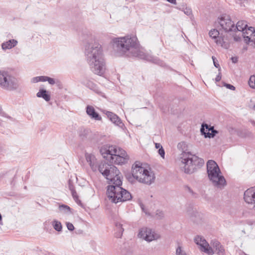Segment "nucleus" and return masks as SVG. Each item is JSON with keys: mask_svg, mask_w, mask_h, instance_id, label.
I'll use <instances>...</instances> for the list:
<instances>
[{"mask_svg": "<svg viewBox=\"0 0 255 255\" xmlns=\"http://www.w3.org/2000/svg\"><path fill=\"white\" fill-rule=\"evenodd\" d=\"M232 62L234 63H236L238 61V58L237 57H233L231 58Z\"/></svg>", "mask_w": 255, "mask_h": 255, "instance_id": "47", "label": "nucleus"}, {"mask_svg": "<svg viewBox=\"0 0 255 255\" xmlns=\"http://www.w3.org/2000/svg\"><path fill=\"white\" fill-rule=\"evenodd\" d=\"M47 81L51 85H54L55 83L54 79L49 77H47Z\"/></svg>", "mask_w": 255, "mask_h": 255, "instance_id": "39", "label": "nucleus"}, {"mask_svg": "<svg viewBox=\"0 0 255 255\" xmlns=\"http://www.w3.org/2000/svg\"><path fill=\"white\" fill-rule=\"evenodd\" d=\"M140 207L142 211H144L145 213H146V212L144 211V206L143 205H141Z\"/></svg>", "mask_w": 255, "mask_h": 255, "instance_id": "50", "label": "nucleus"}, {"mask_svg": "<svg viewBox=\"0 0 255 255\" xmlns=\"http://www.w3.org/2000/svg\"><path fill=\"white\" fill-rule=\"evenodd\" d=\"M176 255H186V254L183 250L182 248L178 246L176 250Z\"/></svg>", "mask_w": 255, "mask_h": 255, "instance_id": "33", "label": "nucleus"}, {"mask_svg": "<svg viewBox=\"0 0 255 255\" xmlns=\"http://www.w3.org/2000/svg\"><path fill=\"white\" fill-rule=\"evenodd\" d=\"M167 1L170 3L176 4V0H167Z\"/></svg>", "mask_w": 255, "mask_h": 255, "instance_id": "48", "label": "nucleus"}, {"mask_svg": "<svg viewBox=\"0 0 255 255\" xmlns=\"http://www.w3.org/2000/svg\"><path fill=\"white\" fill-rule=\"evenodd\" d=\"M221 79V74L220 72H219V74L216 76L215 78V81L216 82H219Z\"/></svg>", "mask_w": 255, "mask_h": 255, "instance_id": "45", "label": "nucleus"}, {"mask_svg": "<svg viewBox=\"0 0 255 255\" xmlns=\"http://www.w3.org/2000/svg\"><path fill=\"white\" fill-rule=\"evenodd\" d=\"M205 128H206V131L207 132H208V130H209V128H210V126L208 125L207 124H203L202 125V127L201 128V129H200V131H201V132L202 133V134H204V133H207V132H205Z\"/></svg>", "mask_w": 255, "mask_h": 255, "instance_id": "34", "label": "nucleus"}, {"mask_svg": "<svg viewBox=\"0 0 255 255\" xmlns=\"http://www.w3.org/2000/svg\"><path fill=\"white\" fill-rule=\"evenodd\" d=\"M158 152L161 157L164 158L165 151L163 147L160 148V149H158Z\"/></svg>", "mask_w": 255, "mask_h": 255, "instance_id": "36", "label": "nucleus"}, {"mask_svg": "<svg viewBox=\"0 0 255 255\" xmlns=\"http://www.w3.org/2000/svg\"><path fill=\"white\" fill-rule=\"evenodd\" d=\"M115 228V230L117 231L115 233V237L117 238H121L124 232V229L122 228V225L119 222H116Z\"/></svg>", "mask_w": 255, "mask_h": 255, "instance_id": "22", "label": "nucleus"}, {"mask_svg": "<svg viewBox=\"0 0 255 255\" xmlns=\"http://www.w3.org/2000/svg\"><path fill=\"white\" fill-rule=\"evenodd\" d=\"M85 157L87 162L89 163L93 171H96L97 168V165L96 164L97 161L95 156L92 154L86 153L85 154Z\"/></svg>", "mask_w": 255, "mask_h": 255, "instance_id": "15", "label": "nucleus"}, {"mask_svg": "<svg viewBox=\"0 0 255 255\" xmlns=\"http://www.w3.org/2000/svg\"><path fill=\"white\" fill-rule=\"evenodd\" d=\"M234 39H235V40L238 41L239 40V39H240V38H239H239H237V37H235Z\"/></svg>", "mask_w": 255, "mask_h": 255, "instance_id": "51", "label": "nucleus"}, {"mask_svg": "<svg viewBox=\"0 0 255 255\" xmlns=\"http://www.w3.org/2000/svg\"><path fill=\"white\" fill-rule=\"evenodd\" d=\"M67 227L69 231H72L74 229L73 225L71 223H67Z\"/></svg>", "mask_w": 255, "mask_h": 255, "instance_id": "38", "label": "nucleus"}, {"mask_svg": "<svg viewBox=\"0 0 255 255\" xmlns=\"http://www.w3.org/2000/svg\"><path fill=\"white\" fill-rule=\"evenodd\" d=\"M203 214L196 211H193L190 216L191 220L196 224H200L203 219Z\"/></svg>", "mask_w": 255, "mask_h": 255, "instance_id": "19", "label": "nucleus"}, {"mask_svg": "<svg viewBox=\"0 0 255 255\" xmlns=\"http://www.w3.org/2000/svg\"><path fill=\"white\" fill-rule=\"evenodd\" d=\"M211 244L213 247L215 249L216 252H217L218 254L222 255L224 254V249L220 242L217 241H212Z\"/></svg>", "mask_w": 255, "mask_h": 255, "instance_id": "21", "label": "nucleus"}, {"mask_svg": "<svg viewBox=\"0 0 255 255\" xmlns=\"http://www.w3.org/2000/svg\"><path fill=\"white\" fill-rule=\"evenodd\" d=\"M90 133V130L86 128H81L78 130L79 136L82 139L86 138Z\"/></svg>", "mask_w": 255, "mask_h": 255, "instance_id": "24", "label": "nucleus"}, {"mask_svg": "<svg viewBox=\"0 0 255 255\" xmlns=\"http://www.w3.org/2000/svg\"><path fill=\"white\" fill-rule=\"evenodd\" d=\"M98 170L109 181V183L113 184L108 186L107 188V195L110 200L117 203L131 199L130 193L121 187L122 184L121 175L116 166L105 162H102L99 165Z\"/></svg>", "mask_w": 255, "mask_h": 255, "instance_id": "1", "label": "nucleus"}, {"mask_svg": "<svg viewBox=\"0 0 255 255\" xmlns=\"http://www.w3.org/2000/svg\"><path fill=\"white\" fill-rule=\"evenodd\" d=\"M218 22L221 27L226 31H234V23L232 21L230 16L226 14H222L218 18Z\"/></svg>", "mask_w": 255, "mask_h": 255, "instance_id": "9", "label": "nucleus"}, {"mask_svg": "<svg viewBox=\"0 0 255 255\" xmlns=\"http://www.w3.org/2000/svg\"><path fill=\"white\" fill-rule=\"evenodd\" d=\"M106 114L110 120L115 125L121 126L122 124L121 119L116 114L109 111H107Z\"/></svg>", "mask_w": 255, "mask_h": 255, "instance_id": "18", "label": "nucleus"}, {"mask_svg": "<svg viewBox=\"0 0 255 255\" xmlns=\"http://www.w3.org/2000/svg\"><path fill=\"white\" fill-rule=\"evenodd\" d=\"M218 132L217 130L214 129H213L212 131H211V132L210 133V132H207V133H204V136L205 137L207 138V137H209V138H212V137H214V136L215 135V134L216 133H217Z\"/></svg>", "mask_w": 255, "mask_h": 255, "instance_id": "29", "label": "nucleus"}, {"mask_svg": "<svg viewBox=\"0 0 255 255\" xmlns=\"http://www.w3.org/2000/svg\"><path fill=\"white\" fill-rule=\"evenodd\" d=\"M252 109L255 111V105H254V106L253 107Z\"/></svg>", "mask_w": 255, "mask_h": 255, "instance_id": "52", "label": "nucleus"}, {"mask_svg": "<svg viewBox=\"0 0 255 255\" xmlns=\"http://www.w3.org/2000/svg\"><path fill=\"white\" fill-rule=\"evenodd\" d=\"M59 210L61 211H63L64 213H69L70 212V208L65 205H62L59 206Z\"/></svg>", "mask_w": 255, "mask_h": 255, "instance_id": "31", "label": "nucleus"}, {"mask_svg": "<svg viewBox=\"0 0 255 255\" xmlns=\"http://www.w3.org/2000/svg\"><path fill=\"white\" fill-rule=\"evenodd\" d=\"M148 230L149 229L147 228H142L140 229L137 235L138 237L142 239L148 233Z\"/></svg>", "mask_w": 255, "mask_h": 255, "instance_id": "26", "label": "nucleus"}, {"mask_svg": "<svg viewBox=\"0 0 255 255\" xmlns=\"http://www.w3.org/2000/svg\"><path fill=\"white\" fill-rule=\"evenodd\" d=\"M209 34L211 37L215 40V42L217 44L220 45L226 49L229 48V43L225 41L224 38L222 36H219V32L218 30L215 29L211 30L210 31Z\"/></svg>", "mask_w": 255, "mask_h": 255, "instance_id": "12", "label": "nucleus"}, {"mask_svg": "<svg viewBox=\"0 0 255 255\" xmlns=\"http://www.w3.org/2000/svg\"><path fill=\"white\" fill-rule=\"evenodd\" d=\"M178 149L182 152L181 154V162L184 165V172L188 174L193 173L197 167L202 166L204 161L203 159L199 158L194 154H192L189 152H187V145L184 141L178 143Z\"/></svg>", "mask_w": 255, "mask_h": 255, "instance_id": "4", "label": "nucleus"}, {"mask_svg": "<svg viewBox=\"0 0 255 255\" xmlns=\"http://www.w3.org/2000/svg\"><path fill=\"white\" fill-rule=\"evenodd\" d=\"M71 192L72 197H73V199H74V200L75 201V202L77 204H80L81 201L79 199L77 193L76 191H75V190L74 189V190L71 191Z\"/></svg>", "mask_w": 255, "mask_h": 255, "instance_id": "30", "label": "nucleus"}, {"mask_svg": "<svg viewBox=\"0 0 255 255\" xmlns=\"http://www.w3.org/2000/svg\"><path fill=\"white\" fill-rule=\"evenodd\" d=\"M185 189L188 192H189L192 196H195L196 194L193 192V191L190 187H189L188 186H186Z\"/></svg>", "mask_w": 255, "mask_h": 255, "instance_id": "37", "label": "nucleus"}, {"mask_svg": "<svg viewBox=\"0 0 255 255\" xmlns=\"http://www.w3.org/2000/svg\"><path fill=\"white\" fill-rule=\"evenodd\" d=\"M54 229L57 231L60 232L62 230V225L60 222L54 221L53 223Z\"/></svg>", "mask_w": 255, "mask_h": 255, "instance_id": "27", "label": "nucleus"}, {"mask_svg": "<svg viewBox=\"0 0 255 255\" xmlns=\"http://www.w3.org/2000/svg\"><path fill=\"white\" fill-rule=\"evenodd\" d=\"M148 231V233L142 239L148 242H150L152 241L156 240L160 238V236L158 234H156L150 229H149Z\"/></svg>", "mask_w": 255, "mask_h": 255, "instance_id": "17", "label": "nucleus"}, {"mask_svg": "<svg viewBox=\"0 0 255 255\" xmlns=\"http://www.w3.org/2000/svg\"><path fill=\"white\" fill-rule=\"evenodd\" d=\"M184 12V13L188 16H192V10L191 8L189 7H183L182 9L179 8Z\"/></svg>", "mask_w": 255, "mask_h": 255, "instance_id": "28", "label": "nucleus"}, {"mask_svg": "<svg viewBox=\"0 0 255 255\" xmlns=\"http://www.w3.org/2000/svg\"><path fill=\"white\" fill-rule=\"evenodd\" d=\"M195 243L200 246V250L208 255L214 254L213 248L210 246L207 241L201 236H197L194 238Z\"/></svg>", "mask_w": 255, "mask_h": 255, "instance_id": "11", "label": "nucleus"}, {"mask_svg": "<svg viewBox=\"0 0 255 255\" xmlns=\"http://www.w3.org/2000/svg\"><path fill=\"white\" fill-rule=\"evenodd\" d=\"M212 59L214 62V65L216 68H220L219 64L217 62V61H215V58L213 56H212Z\"/></svg>", "mask_w": 255, "mask_h": 255, "instance_id": "44", "label": "nucleus"}, {"mask_svg": "<svg viewBox=\"0 0 255 255\" xmlns=\"http://www.w3.org/2000/svg\"><path fill=\"white\" fill-rule=\"evenodd\" d=\"M17 44V40L15 39H10L2 43L1 44V47L3 50L10 49L16 46Z\"/></svg>", "mask_w": 255, "mask_h": 255, "instance_id": "20", "label": "nucleus"}, {"mask_svg": "<svg viewBox=\"0 0 255 255\" xmlns=\"http://www.w3.org/2000/svg\"><path fill=\"white\" fill-rule=\"evenodd\" d=\"M227 88L230 89V90H234L235 89V87L232 85H230L229 84H226L225 85Z\"/></svg>", "mask_w": 255, "mask_h": 255, "instance_id": "41", "label": "nucleus"}, {"mask_svg": "<svg viewBox=\"0 0 255 255\" xmlns=\"http://www.w3.org/2000/svg\"><path fill=\"white\" fill-rule=\"evenodd\" d=\"M155 148L157 149H160V148L162 147V145L159 143H155Z\"/></svg>", "mask_w": 255, "mask_h": 255, "instance_id": "46", "label": "nucleus"}, {"mask_svg": "<svg viewBox=\"0 0 255 255\" xmlns=\"http://www.w3.org/2000/svg\"><path fill=\"white\" fill-rule=\"evenodd\" d=\"M213 129H214V127H211L210 126V128H209V130H208V132H209L210 131H212Z\"/></svg>", "mask_w": 255, "mask_h": 255, "instance_id": "49", "label": "nucleus"}, {"mask_svg": "<svg viewBox=\"0 0 255 255\" xmlns=\"http://www.w3.org/2000/svg\"><path fill=\"white\" fill-rule=\"evenodd\" d=\"M155 216L157 219H162L164 217V213L162 211L157 210Z\"/></svg>", "mask_w": 255, "mask_h": 255, "instance_id": "35", "label": "nucleus"}, {"mask_svg": "<svg viewBox=\"0 0 255 255\" xmlns=\"http://www.w3.org/2000/svg\"><path fill=\"white\" fill-rule=\"evenodd\" d=\"M112 43L113 48L117 51L119 56H132L158 65L161 64V62L157 58L145 52L135 36L127 35L114 38L112 39Z\"/></svg>", "mask_w": 255, "mask_h": 255, "instance_id": "2", "label": "nucleus"}, {"mask_svg": "<svg viewBox=\"0 0 255 255\" xmlns=\"http://www.w3.org/2000/svg\"><path fill=\"white\" fill-rule=\"evenodd\" d=\"M17 79L8 71H0V87L5 90L12 91L18 88Z\"/></svg>", "mask_w": 255, "mask_h": 255, "instance_id": "7", "label": "nucleus"}, {"mask_svg": "<svg viewBox=\"0 0 255 255\" xmlns=\"http://www.w3.org/2000/svg\"><path fill=\"white\" fill-rule=\"evenodd\" d=\"M110 160L113 163L117 164H123L127 162L128 160V156H122L120 155L114 154V156H111Z\"/></svg>", "mask_w": 255, "mask_h": 255, "instance_id": "14", "label": "nucleus"}, {"mask_svg": "<svg viewBox=\"0 0 255 255\" xmlns=\"http://www.w3.org/2000/svg\"><path fill=\"white\" fill-rule=\"evenodd\" d=\"M248 25L245 21H239L236 26L235 25L234 31L236 30L242 31L243 36L247 43L250 41H254L255 44V29L253 27L247 28Z\"/></svg>", "mask_w": 255, "mask_h": 255, "instance_id": "8", "label": "nucleus"}, {"mask_svg": "<svg viewBox=\"0 0 255 255\" xmlns=\"http://www.w3.org/2000/svg\"><path fill=\"white\" fill-rule=\"evenodd\" d=\"M85 54L91 71L95 74L103 76L106 67L102 46L98 43H89L85 47Z\"/></svg>", "mask_w": 255, "mask_h": 255, "instance_id": "3", "label": "nucleus"}, {"mask_svg": "<svg viewBox=\"0 0 255 255\" xmlns=\"http://www.w3.org/2000/svg\"><path fill=\"white\" fill-rule=\"evenodd\" d=\"M82 83L87 87L91 90H95L96 89V85L94 84L92 81L87 79H84L82 81Z\"/></svg>", "mask_w": 255, "mask_h": 255, "instance_id": "25", "label": "nucleus"}, {"mask_svg": "<svg viewBox=\"0 0 255 255\" xmlns=\"http://www.w3.org/2000/svg\"><path fill=\"white\" fill-rule=\"evenodd\" d=\"M68 186L69 189L71 191L75 189L72 183L70 180L69 181Z\"/></svg>", "mask_w": 255, "mask_h": 255, "instance_id": "40", "label": "nucleus"}, {"mask_svg": "<svg viewBox=\"0 0 255 255\" xmlns=\"http://www.w3.org/2000/svg\"><path fill=\"white\" fill-rule=\"evenodd\" d=\"M244 200L248 204H254L255 210V186L247 189L244 193Z\"/></svg>", "mask_w": 255, "mask_h": 255, "instance_id": "13", "label": "nucleus"}, {"mask_svg": "<svg viewBox=\"0 0 255 255\" xmlns=\"http://www.w3.org/2000/svg\"><path fill=\"white\" fill-rule=\"evenodd\" d=\"M207 171L210 180L215 186L221 187L226 184L225 179L215 161L210 160L207 162Z\"/></svg>", "mask_w": 255, "mask_h": 255, "instance_id": "6", "label": "nucleus"}, {"mask_svg": "<svg viewBox=\"0 0 255 255\" xmlns=\"http://www.w3.org/2000/svg\"><path fill=\"white\" fill-rule=\"evenodd\" d=\"M249 86L253 89H255V76H251L249 81Z\"/></svg>", "mask_w": 255, "mask_h": 255, "instance_id": "32", "label": "nucleus"}, {"mask_svg": "<svg viewBox=\"0 0 255 255\" xmlns=\"http://www.w3.org/2000/svg\"><path fill=\"white\" fill-rule=\"evenodd\" d=\"M101 152L103 154H106L111 156H114V154L120 155L122 156H127L126 152L123 149L117 147L116 145H105L101 149Z\"/></svg>", "mask_w": 255, "mask_h": 255, "instance_id": "10", "label": "nucleus"}, {"mask_svg": "<svg viewBox=\"0 0 255 255\" xmlns=\"http://www.w3.org/2000/svg\"><path fill=\"white\" fill-rule=\"evenodd\" d=\"M87 114L92 119L95 120L101 121V117L97 113L94 107L91 106H88L86 108Z\"/></svg>", "mask_w": 255, "mask_h": 255, "instance_id": "16", "label": "nucleus"}, {"mask_svg": "<svg viewBox=\"0 0 255 255\" xmlns=\"http://www.w3.org/2000/svg\"><path fill=\"white\" fill-rule=\"evenodd\" d=\"M47 76H39V81L45 82L47 81Z\"/></svg>", "mask_w": 255, "mask_h": 255, "instance_id": "43", "label": "nucleus"}, {"mask_svg": "<svg viewBox=\"0 0 255 255\" xmlns=\"http://www.w3.org/2000/svg\"><path fill=\"white\" fill-rule=\"evenodd\" d=\"M36 96L38 98H42L46 101L48 102L50 100V96L47 93V91L44 89L39 90V92L36 94Z\"/></svg>", "mask_w": 255, "mask_h": 255, "instance_id": "23", "label": "nucleus"}, {"mask_svg": "<svg viewBox=\"0 0 255 255\" xmlns=\"http://www.w3.org/2000/svg\"><path fill=\"white\" fill-rule=\"evenodd\" d=\"M38 82H39V76L34 77L31 80V82L33 83H35Z\"/></svg>", "mask_w": 255, "mask_h": 255, "instance_id": "42", "label": "nucleus"}, {"mask_svg": "<svg viewBox=\"0 0 255 255\" xmlns=\"http://www.w3.org/2000/svg\"><path fill=\"white\" fill-rule=\"evenodd\" d=\"M131 173L133 177L142 183L150 185L155 179L153 172L142 167L139 162H135L133 165Z\"/></svg>", "mask_w": 255, "mask_h": 255, "instance_id": "5", "label": "nucleus"}]
</instances>
